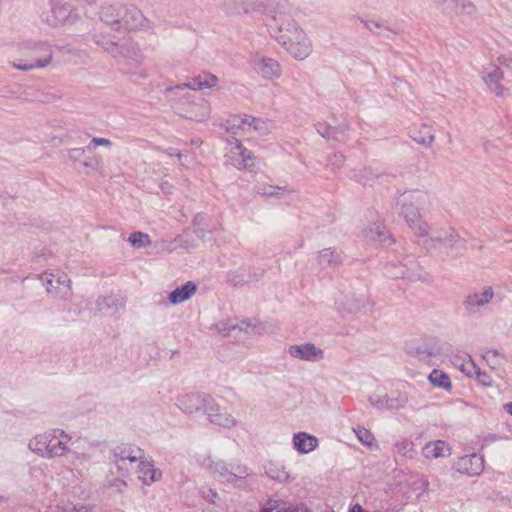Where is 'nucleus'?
<instances>
[{
    "label": "nucleus",
    "mask_w": 512,
    "mask_h": 512,
    "mask_svg": "<svg viewBox=\"0 0 512 512\" xmlns=\"http://www.w3.org/2000/svg\"><path fill=\"white\" fill-rule=\"evenodd\" d=\"M288 352L293 358L309 362H316L324 357V351L313 343L291 345Z\"/></svg>",
    "instance_id": "obj_17"
},
{
    "label": "nucleus",
    "mask_w": 512,
    "mask_h": 512,
    "mask_svg": "<svg viewBox=\"0 0 512 512\" xmlns=\"http://www.w3.org/2000/svg\"><path fill=\"white\" fill-rule=\"evenodd\" d=\"M84 167H91V168H96L97 167V162L96 163H92V162H87V161H84L81 163Z\"/></svg>",
    "instance_id": "obj_64"
},
{
    "label": "nucleus",
    "mask_w": 512,
    "mask_h": 512,
    "mask_svg": "<svg viewBox=\"0 0 512 512\" xmlns=\"http://www.w3.org/2000/svg\"><path fill=\"white\" fill-rule=\"evenodd\" d=\"M385 270L386 276L391 278V275L389 273L400 272V264L390 263L386 266Z\"/></svg>",
    "instance_id": "obj_59"
},
{
    "label": "nucleus",
    "mask_w": 512,
    "mask_h": 512,
    "mask_svg": "<svg viewBox=\"0 0 512 512\" xmlns=\"http://www.w3.org/2000/svg\"><path fill=\"white\" fill-rule=\"evenodd\" d=\"M200 494L209 503H216L219 499V495L217 491L211 487L208 486H202L200 488Z\"/></svg>",
    "instance_id": "obj_52"
},
{
    "label": "nucleus",
    "mask_w": 512,
    "mask_h": 512,
    "mask_svg": "<svg viewBox=\"0 0 512 512\" xmlns=\"http://www.w3.org/2000/svg\"><path fill=\"white\" fill-rule=\"evenodd\" d=\"M274 127V124L269 119L255 118L250 116L248 120V131L254 130L260 135L269 133Z\"/></svg>",
    "instance_id": "obj_40"
},
{
    "label": "nucleus",
    "mask_w": 512,
    "mask_h": 512,
    "mask_svg": "<svg viewBox=\"0 0 512 512\" xmlns=\"http://www.w3.org/2000/svg\"><path fill=\"white\" fill-rule=\"evenodd\" d=\"M237 420L226 409H222L213 419L212 424L218 425L226 429H232L237 426Z\"/></svg>",
    "instance_id": "obj_43"
},
{
    "label": "nucleus",
    "mask_w": 512,
    "mask_h": 512,
    "mask_svg": "<svg viewBox=\"0 0 512 512\" xmlns=\"http://www.w3.org/2000/svg\"><path fill=\"white\" fill-rule=\"evenodd\" d=\"M218 83L217 76L208 73H202L194 77L189 82L176 86L175 89L178 91H184L189 89L191 92H195L197 89H206L216 86Z\"/></svg>",
    "instance_id": "obj_25"
},
{
    "label": "nucleus",
    "mask_w": 512,
    "mask_h": 512,
    "mask_svg": "<svg viewBox=\"0 0 512 512\" xmlns=\"http://www.w3.org/2000/svg\"><path fill=\"white\" fill-rule=\"evenodd\" d=\"M271 36L296 60L312 53V42L290 14L278 9L264 19Z\"/></svg>",
    "instance_id": "obj_1"
},
{
    "label": "nucleus",
    "mask_w": 512,
    "mask_h": 512,
    "mask_svg": "<svg viewBox=\"0 0 512 512\" xmlns=\"http://www.w3.org/2000/svg\"><path fill=\"white\" fill-rule=\"evenodd\" d=\"M454 469L468 476H479L484 470V459L476 453L464 455L454 463Z\"/></svg>",
    "instance_id": "obj_14"
},
{
    "label": "nucleus",
    "mask_w": 512,
    "mask_h": 512,
    "mask_svg": "<svg viewBox=\"0 0 512 512\" xmlns=\"http://www.w3.org/2000/svg\"><path fill=\"white\" fill-rule=\"evenodd\" d=\"M128 242L136 249L149 247L152 244L150 236L141 231L131 233Z\"/></svg>",
    "instance_id": "obj_45"
},
{
    "label": "nucleus",
    "mask_w": 512,
    "mask_h": 512,
    "mask_svg": "<svg viewBox=\"0 0 512 512\" xmlns=\"http://www.w3.org/2000/svg\"><path fill=\"white\" fill-rule=\"evenodd\" d=\"M125 12V5L122 4H109L104 5L100 11V19L106 25L111 26L115 30L121 29V21L123 13Z\"/></svg>",
    "instance_id": "obj_19"
},
{
    "label": "nucleus",
    "mask_w": 512,
    "mask_h": 512,
    "mask_svg": "<svg viewBox=\"0 0 512 512\" xmlns=\"http://www.w3.org/2000/svg\"><path fill=\"white\" fill-rule=\"evenodd\" d=\"M256 189L259 194L267 195V196L278 195L280 193V191L288 192V193L292 192V190H289L286 187L272 186V185L257 186Z\"/></svg>",
    "instance_id": "obj_51"
},
{
    "label": "nucleus",
    "mask_w": 512,
    "mask_h": 512,
    "mask_svg": "<svg viewBox=\"0 0 512 512\" xmlns=\"http://www.w3.org/2000/svg\"><path fill=\"white\" fill-rule=\"evenodd\" d=\"M71 436L62 429H52L51 442L49 443V458H56L68 455L70 449L68 444Z\"/></svg>",
    "instance_id": "obj_16"
},
{
    "label": "nucleus",
    "mask_w": 512,
    "mask_h": 512,
    "mask_svg": "<svg viewBox=\"0 0 512 512\" xmlns=\"http://www.w3.org/2000/svg\"><path fill=\"white\" fill-rule=\"evenodd\" d=\"M85 153L84 148H72L68 151V157L74 163L80 161Z\"/></svg>",
    "instance_id": "obj_56"
},
{
    "label": "nucleus",
    "mask_w": 512,
    "mask_h": 512,
    "mask_svg": "<svg viewBox=\"0 0 512 512\" xmlns=\"http://www.w3.org/2000/svg\"><path fill=\"white\" fill-rule=\"evenodd\" d=\"M252 65L256 73L267 80L279 78L282 73L280 63L271 57L256 55Z\"/></svg>",
    "instance_id": "obj_10"
},
{
    "label": "nucleus",
    "mask_w": 512,
    "mask_h": 512,
    "mask_svg": "<svg viewBox=\"0 0 512 512\" xmlns=\"http://www.w3.org/2000/svg\"><path fill=\"white\" fill-rule=\"evenodd\" d=\"M121 59H124L131 64L138 65L142 62L143 55L136 43L125 41L123 42V53Z\"/></svg>",
    "instance_id": "obj_35"
},
{
    "label": "nucleus",
    "mask_w": 512,
    "mask_h": 512,
    "mask_svg": "<svg viewBox=\"0 0 512 512\" xmlns=\"http://www.w3.org/2000/svg\"><path fill=\"white\" fill-rule=\"evenodd\" d=\"M78 15L69 7L65 5H55L51 10V15L47 21L51 26H63L73 24L77 21Z\"/></svg>",
    "instance_id": "obj_20"
},
{
    "label": "nucleus",
    "mask_w": 512,
    "mask_h": 512,
    "mask_svg": "<svg viewBox=\"0 0 512 512\" xmlns=\"http://www.w3.org/2000/svg\"><path fill=\"white\" fill-rule=\"evenodd\" d=\"M125 299L118 294L98 296L95 300V312L101 316H113L125 308Z\"/></svg>",
    "instance_id": "obj_11"
},
{
    "label": "nucleus",
    "mask_w": 512,
    "mask_h": 512,
    "mask_svg": "<svg viewBox=\"0 0 512 512\" xmlns=\"http://www.w3.org/2000/svg\"><path fill=\"white\" fill-rule=\"evenodd\" d=\"M353 430L355 432L357 439L362 444H364L370 448L377 446L374 435L368 429H366L365 427H362V426H358V427L354 428Z\"/></svg>",
    "instance_id": "obj_50"
},
{
    "label": "nucleus",
    "mask_w": 512,
    "mask_h": 512,
    "mask_svg": "<svg viewBox=\"0 0 512 512\" xmlns=\"http://www.w3.org/2000/svg\"><path fill=\"white\" fill-rule=\"evenodd\" d=\"M472 371H469L468 376H474L477 382L483 387H492L493 379L489 373L478 367L473 361H471Z\"/></svg>",
    "instance_id": "obj_42"
},
{
    "label": "nucleus",
    "mask_w": 512,
    "mask_h": 512,
    "mask_svg": "<svg viewBox=\"0 0 512 512\" xmlns=\"http://www.w3.org/2000/svg\"><path fill=\"white\" fill-rule=\"evenodd\" d=\"M96 43L114 58L122 57L123 42L117 43L106 39H97Z\"/></svg>",
    "instance_id": "obj_44"
},
{
    "label": "nucleus",
    "mask_w": 512,
    "mask_h": 512,
    "mask_svg": "<svg viewBox=\"0 0 512 512\" xmlns=\"http://www.w3.org/2000/svg\"><path fill=\"white\" fill-rule=\"evenodd\" d=\"M379 174L373 171L370 167H364L359 170H353L350 174V178L362 184L363 186H371L376 179L379 178Z\"/></svg>",
    "instance_id": "obj_37"
},
{
    "label": "nucleus",
    "mask_w": 512,
    "mask_h": 512,
    "mask_svg": "<svg viewBox=\"0 0 512 512\" xmlns=\"http://www.w3.org/2000/svg\"><path fill=\"white\" fill-rule=\"evenodd\" d=\"M167 154L170 155V156H177L178 158H181L182 157V154L180 152H177L175 149H168L167 151Z\"/></svg>",
    "instance_id": "obj_62"
},
{
    "label": "nucleus",
    "mask_w": 512,
    "mask_h": 512,
    "mask_svg": "<svg viewBox=\"0 0 512 512\" xmlns=\"http://www.w3.org/2000/svg\"><path fill=\"white\" fill-rule=\"evenodd\" d=\"M261 512H310L303 506H295L291 503L270 499L267 501L265 506L261 509Z\"/></svg>",
    "instance_id": "obj_33"
},
{
    "label": "nucleus",
    "mask_w": 512,
    "mask_h": 512,
    "mask_svg": "<svg viewBox=\"0 0 512 512\" xmlns=\"http://www.w3.org/2000/svg\"><path fill=\"white\" fill-rule=\"evenodd\" d=\"M395 451L407 458H414L416 455V449L414 443L409 439H402L395 443Z\"/></svg>",
    "instance_id": "obj_46"
},
{
    "label": "nucleus",
    "mask_w": 512,
    "mask_h": 512,
    "mask_svg": "<svg viewBox=\"0 0 512 512\" xmlns=\"http://www.w3.org/2000/svg\"><path fill=\"white\" fill-rule=\"evenodd\" d=\"M138 478L145 485H151L153 482L157 481L161 473L159 470L155 469L154 465L147 461L139 460V464L137 466Z\"/></svg>",
    "instance_id": "obj_32"
},
{
    "label": "nucleus",
    "mask_w": 512,
    "mask_h": 512,
    "mask_svg": "<svg viewBox=\"0 0 512 512\" xmlns=\"http://www.w3.org/2000/svg\"><path fill=\"white\" fill-rule=\"evenodd\" d=\"M265 472L269 478L280 483H286L291 481L289 473L281 464L269 462L265 467Z\"/></svg>",
    "instance_id": "obj_38"
},
{
    "label": "nucleus",
    "mask_w": 512,
    "mask_h": 512,
    "mask_svg": "<svg viewBox=\"0 0 512 512\" xmlns=\"http://www.w3.org/2000/svg\"><path fill=\"white\" fill-rule=\"evenodd\" d=\"M422 454L427 459L444 458L450 456L451 448L443 440L430 441L423 447Z\"/></svg>",
    "instance_id": "obj_29"
},
{
    "label": "nucleus",
    "mask_w": 512,
    "mask_h": 512,
    "mask_svg": "<svg viewBox=\"0 0 512 512\" xmlns=\"http://www.w3.org/2000/svg\"><path fill=\"white\" fill-rule=\"evenodd\" d=\"M361 236L368 242H375L381 245L391 243V238L386 227L381 222L373 223L370 227L361 231Z\"/></svg>",
    "instance_id": "obj_23"
},
{
    "label": "nucleus",
    "mask_w": 512,
    "mask_h": 512,
    "mask_svg": "<svg viewBox=\"0 0 512 512\" xmlns=\"http://www.w3.org/2000/svg\"><path fill=\"white\" fill-rule=\"evenodd\" d=\"M160 188L164 194H171L173 186L168 182H163L161 183Z\"/></svg>",
    "instance_id": "obj_61"
},
{
    "label": "nucleus",
    "mask_w": 512,
    "mask_h": 512,
    "mask_svg": "<svg viewBox=\"0 0 512 512\" xmlns=\"http://www.w3.org/2000/svg\"><path fill=\"white\" fill-rule=\"evenodd\" d=\"M250 116L245 115L241 116H233L226 122V130L227 132L237 135L239 131L246 132L248 131V120Z\"/></svg>",
    "instance_id": "obj_39"
},
{
    "label": "nucleus",
    "mask_w": 512,
    "mask_h": 512,
    "mask_svg": "<svg viewBox=\"0 0 512 512\" xmlns=\"http://www.w3.org/2000/svg\"><path fill=\"white\" fill-rule=\"evenodd\" d=\"M196 292V285L193 282H187L183 286L176 288L169 294L171 304H179L188 300Z\"/></svg>",
    "instance_id": "obj_34"
},
{
    "label": "nucleus",
    "mask_w": 512,
    "mask_h": 512,
    "mask_svg": "<svg viewBox=\"0 0 512 512\" xmlns=\"http://www.w3.org/2000/svg\"><path fill=\"white\" fill-rule=\"evenodd\" d=\"M412 138L419 144L430 146L434 139L435 135L432 128L428 125H421L419 127H415L411 130Z\"/></svg>",
    "instance_id": "obj_36"
},
{
    "label": "nucleus",
    "mask_w": 512,
    "mask_h": 512,
    "mask_svg": "<svg viewBox=\"0 0 512 512\" xmlns=\"http://www.w3.org/2000/svg\"><path fill=\"white\" fill-rule=\"evenodd\" d=\"M476 10V6L471 0H452L443 8V13L463 17L473 15Z\"/></svg>",
    "instance_id": "obj_27"
},
{
    "label": "nucleus",
    "mask_w": 512,
    "mask_h": 512,
    "mask_svg": "<svg viewBox=\"0 0 512 512\" xmlns=\"http://www.w3.org/2000/svg\"><path fill=\"white\" fill-rule=\"evenodd\" d=\"M179 114L195 121H205L209 118L211 107L209 102L196 92L186 91L177 106Z\"/></svg>",
    "instance_id": "obj_6"
},
{
    "label": "nucleus",
    "mask_w": 512,
    "mask_h": 512,
    "mask_svg": "<svg viewBox=\"0 0 512 512\" xmlns=\"http://www.w3.org/2000/svg\"><path fill=\"white\" fill-rule=\"evenodd\" d=\"M494 297L492 287L488 286L482 292H474L468 294L464 299V307L469 312H474L476 309L483 307L491 302Z\"/></svg>",
    "instance_id": "obj_21"
},
{
    "label": "nucleus",
    "mask_w": 512,
    "mask_h": 512,
    "mask_svg": "<svg viewBox=\"0 0 512 512\" xmlns=\"http://www.w3.org/2000/svg\"><path fill=\"white\" fill-rule=\"evenodd\" d=\"M221 8L229 15L248 14L256 9L255 0H221Z\"/></svg>",
    "instance_id": "obj_26"
},
{
    "label": "nucleus",
    "mask_w": 512,
    "mask_h": 512,
    "mask_svg": "<svg viewBox=\"0 0 512 512\" xmlns=\"http://www.w3.org/2000/svg\"><path fill=\"white\" fill-rule=\"evenodd\" d=\"M207 395L186 393L177 398L176 405L185 414L191 415L202 411Z\"/></svg>",
    "instance_id": "obj_18"
},
{
    "label": "nucleus",
    "mask_w": 512,
    "mask_h": 512,
    "mask_svg": "<svg viewBox=\"0 0 512 512\" xmlns=\"http://www.w3.org/2000/svg\"><path fill=\"white\" fill-rule=\"evenodd\" d=\"M292 443L294 449L300 454H307L318 447V439L306 432H298L293 435Z\"/></svg>",
    "instance_id": "obj_28"
},
{
    "label": "nucleus",
    "mask_w": 512,
    "mask_h": 512,
    "mask_svg": "<svg viewBox=\"0 0 512 512\" xmlns=\"http://www.w3.org/2000/svg\"><path fill=\"white\" fill-rule=\"evenodd\" d=\"M316 131L326 139H332L336 141H340L341 139L338 137V128L332 127L325 122H318L315 124Z\"/></svg>",
    "instance_id": "obj_49"
},
{
    "label": "nucleus",
    "mask_w": 512,
    "mask_h": 512,
    "mask_svg": "<svg viewBox=\"0 0 512 512\" xmlns=\"http://www.w3.org/2000/svg\"><path fill=\"white\" fill-rule=\"evenodd\" d=\"M200 464L223 482L233 487L245 489L249 486L252 471L248 466L240 462L227 464L223 460L207 456L200 461Z\"/></svg>",
    "instance_id": "obj_3"
},
{
    "label": "nucleus",
    "mask_w": 512,
    "mask_h": 512,
    "mask_svg": "<svg viewBox=\"0 0 512 512\" xmlns=\"http://www.w3.org/2000/svg\"><path fill=\"white\" fill-rule=\"evenodd\" d=\"M423 246L428 251L435 250L445 254L455 252L456 255H460L466 250L465 240L450 226L434 231L423 241Z\"/></svg>",
    "instance_id": "obj_5"
},
{
    "label": "nucleus",
    "mask_w": 512,
    "mask_h": 512,
    "mask_svg": "<svg viewBox=\"0 0 512 512\" xmlns=\"http://www.w3.org/2000/svg\"><path fill=\"white\" fill-rule=\"evenodd\" d=\"M503 78L504 73L497 64L489 63L483 67L482 79L497 96H504L508 92V89L500 84Z\"/></svg>",
    "instance_id": "obj_13"
},
{
    "label": "nucleus",
    "mask_w": 512,
    "mask_h": 512,
    "mask_svg": "<svg viewBox=\"0 0 512 512\" xmlns=\"http://www.w3.org/2000/svg\"><path fill=\"white\" fill-rule=\"evenodd\" d=\"M121 28L128 30H144L149 28V22L137 7L125 5Z\"/></svg>",
    "instance_id": "obj_15"
},
{
    "label": "nucleus",
    "mask_w": 512,
    "mask_h": 512,
    "mask_svg": "<svg viewBox=\"0 0 512 512\" xmlns=\"http://www.w3.org/2000/svg\"><path fill=\"white\" fill-rule=\"evenodd\" d=\"M504 410L510 415H512V402L506 403L504 405Z\"/></svg>",
    "instance_id": "obj_63"
},
{
    "label": "nucleus",
    "mask_w": 512,
    "mask_h": 512,
    "mask_svg": "<svg viewBox=\"0 0 512 512\" xmlns=\"http://www.w3.org/2000/svg\"><path fill=\"white\" fill-rule=\"evenodd\" d=\"M482 358L492 370L497 371L502 365L501 360L504 359V356L498 350H488L482 355Z\"/></svg>",
    "instance_id": "obj_48"
},
{
    "label": "nucleus",
    "mask_w": 512,
    "mask_h": 512,
    "mask_svg": "<svg viewBox=\"0 0 512 512\" xmlns=\"http://www.w3.org/2000/svg\"><path fill=\"white\" fill-rule=\"evenodd\" d=\"M41 279L48 293L62 300H71V280L67 274L63 272L45 273Z\"/></svg>",
    "instance_id": "obj_7"
},
{
    "label": "nucleus",
    "mask_w": 512,
    "mask_h": 512,
    "mask_svg": "<svg viewBox=\"0 0 512 512\" xmlns=\"http://www.w3.org/2000/svg\"><path fill=\"white\" fill-rule=\"evenodd\" d=\"M111 487H114L118 492H122L127 484L125 481L121 480V479H115L111 484H110Z\"/></svg>",
    "instance_id": "obj_58"
},
{
    "label": "nucleus",
    "mask_w": 512,
    "mask_h": 512,
    "mask_svg": "<svg viewBox=\"0 0 512 512\" xmlns=\"http://www.w3.org/2000/svg\"><path fill=\"white\" fill-rule=\"evenodd\" d=\"M143 457V451L138 447L128 445L117 446L113 450V459L118 470H129V466L137 463Z\"/></svg>",
    "instance_id": "obj_9"
},
{
    "label": "nucleus",
    "mask_w": 512,
    "mask_h": 512,
    "mask_svg": "<svg viewBox=\"0 0 512 512\" xmlns=\"http://www.w3.org/2000/svg\"><path fill=\"white\" fill-rule=\"evenodd\" d=\"M362 23H364L365 27L371 31L372 33H375L377 35H380L382 33V30L387 29L385 25L376 20H361Z\"/></svg>",
    "instance_id": "obj_53"
},
{
    "label": "nucleus",
    "mask_w": 512,
    "mask_h": 512,
    "mask_svg": "<svg viewBox=\"0 0 512 512\" xmlns=\"http://www.w3.org/2000/svg\"><path fill=\"white\" fill-rule=\"evenodd\" d=\"M428 198L427 192L420 189L406 190L396 198L400 214L418 237L429 235L430 227L420 216V210L427 204Z\"/></svg>",
    "instance_id": "obj_2"
},
{
    "label": "nucleus",
    "mask_w": 512,
    "mask_h": 512,
    "mask_svg": "<svg viewBox=\"0 0 512 512\" xmlns=\"http://www.w3.org/2000/svg\"><path fill=\"white\" fill-rule=\"evenodd\" d=\"M430 383L438 388L450 390L452 387L450 377L441 370L434 369L428 377Z\"/></svg>",
    "instance_id": "obj_41"
},
{
    "label": "nucleus",
    "mask_w": 512,
    "mask_h": 512,
    "mask_svg": "<svg viewBox=\"0 0 512 512\" xmlns=\"http://www.w3.org/2000/svg\"><path fill=\"white\" fill-rule=\"evenodd\" d=\"M364 297H355L354 295H345L338 301V309L344 314H357L362 311L365 304Z\"/></svg>",
    "instance_id": "obj_31"
},
{
    "label": "nucleus",
    "mask_w": 512,
    "mask_h": 512,
    "mask_svg": "<svg viewBox=\"0 0 512 512\" xmlns=\"http://www.w3.org/2000/svg\"><path fill=\"white\" fill-rule=\"evenodd\" d=\"M316 261L320 269H336L343 261L340 251L335 248H324L317 253Z\"/></svg>",
    "instance_id": "obj_22"
},
{
    "label": "nucleus",
    "mask_w": 512,
    "mask_h": 512,
    "mask_svg": "<svg viewBox=\"0 0 512 512\" xmlns=\"http://www.w3.org/2000/svg\"><path fill=\"white\" fill-rule=\"evenodd\" d=\"M368 401L379 411L397 410L405 406L407 397L400 392L387 394L375 391L368 396Z\"/></svg>",
    "instance_id": "obj_8"
},
{
    "label": "nucleus",
    "mask_w": 512,
    "mask_h": 512,
    "mask_svg": "<svg viewBox=\"0 0 512 512\" xmlns=\"http://www.w3.org/2000/svg\"><path fill=\"white\" fill-rule=\"evenodd\" d=\"M52 430L37 434L28 444L29 449L41 457L49 458V443L51 442Z\"/></svg>",
    "instance_id": "obj_30"
},
{
    "label": "nucleus",
    "mask_w": 512,
    "mask_h": 512,
    "mask_svg": "<svg viewBox=\"0 0 512 512\" xmlns=\"http://www.w3.org/2000/svg\"><path fill=\"white\" fill-rule=\"evenodd\" d=\"M327 162L328 166L332 167V169H340L345 162V156L340 153H335L328 157Z\"/></svg>",
    "instance_id": "obj_54"
},
{
    "label": "nucleus",
    "mask_w": 512,
    "mask_h": 512,
    "mask_svg": "<svg viewBox=\"0 0 512 512\" xmlns=\"http://www.w3.org/2000/svg\"><path fill=\"white\" fill-rule=\"evenodd\" d=\"M71 512H94L93 509L87 505L84 504H77L75 505Z\"/></svg>",
    "instance_id": "obj_60"
},
{
    "label": "nucleus",
    "mask_w": 512,
    "mask_h": 512,
    "mask_svg": "<svg viewBox=\"0 0 512 512\" xmlns=\"http://www.w3.org/2000/svg\"><path fill=\"white\" fill-rule=\"evenodd\" d=\"M230 153L232 164L237 169H246L252 166V163L250 164L249 161L253 159V153L243 147L237 138H234V146L231 148Z\"/></svg>",
    "instance_id": "obj_24"
},
{
    "label": "nucleus",
    "mask_w": 512,
    "mask_h": 512,
    "mask_svg": "<svg viewBox=\"0 0 512 512\" xmlns=\"http://www.w3.org/2000/svg\"><path fill=\"white\" fill-rule=\"evenodd\" d=\"M223 408L209 395H207L205 400V405H203L202 411L207 416V419L210 423L213 422V419L221 412Z\"/></svg>",
    "instance_id": "obj_47"
},
{
    "label": "nucleus",
    "mask_w": 512,
    "mask_h": 512,
    "mask_svg": "<svg viewBox=\"0 0 512 512\" xmlns=\"http://www.w3.org/2000/svg\"><path fill=\"white\" fill-rule=\"evenodd\" d=\"M497 61L498 63L501 65V66H504L510 70H512V58L510 57H507L505 55H500L498 58H497Z\"/></svg>",
    "instance_id": "obj_57"
},
{
    "label": "nucleus",
    "mask_w": 512,
    "mask_h": 512,
    "mask_svg": "<svg viewBox=\"0 0 512 512\" xmlns=\"http://www.w3.org/2000/svg\"><path fill=\"white\" fill-rule=\"evenodd\" d=\"M391 278H405L411 281H425L428 279V273L412 257L405 258V263H400V272L389 273Z\"/></svg>",
    "instance_id": "obj_12"
},
{
    "label": "nucleus",
    "mask_w": 512,
    "mask_h": 512,
    "mask_svg": "<svg viewBox=\"0 0 512 512\" xmlns=\"http://www.w3.org/2000/svg\"><path fill=\"white\" fill-rule=\"evenodd\" d=\"M19 51L28 59L25 62H13L12 66L25 72L46 68L54 59L53 46L47 40L25 39L19 43Z\"/></svg>",
    "instance_id": "obj_4"
},
{
    "label": "nucleus",
    "mask_w": 512,
    "mask_h": 512,
    "mask_svg": "<svg viewBox=\"0 0 512 512\" xmlns=\"http://www.w3.org/2000/svg\"><path fill=\"white\" fill-rule=\"evenodd\" d=\"M98 146L111 147L112 142L107 138L94 137L91 139L86 149L91 151Z\"/></svg>",
    "instance_id": "obj_55"
}]
</instances>
